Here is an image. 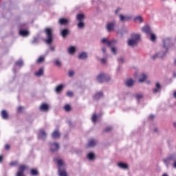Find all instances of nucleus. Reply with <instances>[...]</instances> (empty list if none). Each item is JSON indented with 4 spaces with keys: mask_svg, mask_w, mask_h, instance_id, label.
Segmentation results:
<instances>
[{
    "mask_svg": "<svg viewBox=\"0 0 176 176\" xmlns=\"http://www.w3.org/2000/svg\"><path fill=\"white\" fill-rule=\"evenodd\" d=\"M55 163H56L58 166V173L59 176H68V173H67V170H65V163L61 159H54Z\"/></svg>",
    "mask_w": 176,
    "mask_h": 176,
    "instance_id": "1",
    "label": "nucleus"
},
{
    "mask_svg": "<svg viewBox=\"0 0 176 176\" xmlns=\"http://www.w3.org/2000/svg\"><path fill=\"white\" fill-rule=\"evenodd\" d=\"M96 80L98 82V83L111 82V76L105 73H100L96 76Z\"/></svg>",
    "mask_w": 176,
    "mask_h": 176,
    "instance_id": "2",
    "label": "nucleus"
},
{
    "mask_svg": "<svg viewBox=\"0 0 176 176\" xmlns=\"http://www.w3.org/2000/svg\"><path fill=\"white\" fill-rule=\"evenodd\" d=\"M44 32L47 35V39H45V43L47 45H52L53 43V29L47 28L45 29Z\"/></svg>",
    "mask_w": 176,
    "mask_h": 176,
    "instance_id": "3",
    "label": "nucleus"
},
{
    "mask_svg": "<svg viewBox=\"0 0 176 176\" xmlns=\"http://www.w3.org/2000/svg\"><path fill=\"white\" fill-rule=\"evenodd\" d=\"M167 45H170V38H166L163 40V47L166 51L158 52V56L160 58H163L166 57V54L168 53V47Z\"/></svg>",
    "mask_w": 176,
    "mask_h": 176,
    "instance_id": "4",
    "label": "nucleus"
},
{
    "mask_svg": "<svg viewBox=\"0 0 176 176\" xmlns=\"http://www.w3.org/2000/svg\"><path fill=\"white\" fill-rule=\"evenodd\" d=\"M101 42L103 45H107L109 47H111V46H113L116 43V41H109L108 38H102Z\"/></svg>",
    "mask_w": 176,
    "mask_h": 176,
    "instance_id": "5",
    "label": "nucleus"
},
{
    "mask_svg": "<svg viewBox=\"0 0 176 176\" xmlns=\"http://www.w3.org/2000/svg\"><path fill=\"white\" fill-rule=\"evenodd\" d=\"M25 170H27V166L21 164L18 168V172L16 173V176H25L24 175Z\"/></svg>",
    "mask_w": 176,
    "mask_h": 176,
    "instance_id": "6",
    "label": "nucleus"
},
{
    "mask_svg": "<svg viewBox=\"0 0 176 176\" xmlns=\"http://www.w3.org/2000/svg\"><path fill=\"white\" fill-rule=\"evenodd\" d=\"M115 22H109L107 23L106 25V30L108 31V32H112L115 30V25H116Z\"/></svg>",
    "mask_w": 176,
    "mask_h": 176,
    "instance_id": "7",
    "label": "nucleus"
},
{
    "mask_svg": "<svg viewBox=\"0 0 176 176\" xmlns=\"http://www.w3.org/2000/svg\"><path fill=\"white\" fill-rule=\"evenodd\" d=\"M38 109L41 112H49V104L47 103H42Z\"/></svg>",
    "mask_w": 176,
    "mask_h": 176,
    "instance_id": "8",
    "label": "nucleus"
},
{
    "mask_svg": "<svg viewBox=\"0 0 176 176\" xmlns=\"http://www.w3.org/2000/svg\"><path fill=\"white\" fill-rule=\"evenodd\" d=\"M51 152H56L60 149V145L58 143H53L50 144Z\"/></svg>",
    "mask_w": 176,
    "mask_h": 176,
    "instance_id": "9",
    "label": "nucleus"
},
{
    "mask_svg": "<svg viewBox=\"0 0 176 176\" xmlns=\"http://www.w3.org/2000/svg\"><path fill=\"white\" fill-rule=\"evenodd\" d=\"M120 21H122V23H124V21H130L131 20V16H124L123 14H120Z\"/></svg>",
    "mask_w": 176,
    "mask_h": 176,
    "instance_id": "10",
    "label": "nucleus"
},
{
    "mask_svg": "<svg viewBox=\"0 0 176 176\" xmlns=\"http://www.w3.org/2000/svg\"><path fill=\"white\" fill-rule=\"evenodd\" d=\"M69 23V21L65 18L60 19L58 21V23L60 25H68V23Z\"/></svg>",
    "mask_w": 176,
    "mask_h": 176,
    "instance_id": "11",
    "label": "nucleus"
},
{
    "mask_svg": "<svg viewBox=\"0 0 176 176\" xmlns=\"http://www.w3.org/2000/svg\"><path fill=\"white\" fill-rule=\"evenodd\" d=\"M125 85L127 87H131L134 85V80L132 78H128L125 81Z\"/></svg>",
    "mask_w": 176,
    "mask_h": 176,
    "instance_id": "12",
    "label": "nucleus"
},
{
    "mask_svg": "<svg viewBox=\"0 0 176 176\" xmlns=\"http://www.w3.org/2000/svg\"><path fill=\"white\" fill-rule=\"evenodd\" d=\"M60 35L63 38H67V36H68V35H69V30H68V29H63L60 31Z\"/></svg>",
    "mask_w": 176,
    "mask_h": 176,
    "instance_id": "13",
    "label": "nucleus"
},
{
    "mask_svg": "<svg viewBox=\"0 0 176 176\" xmlns=\"http://www.w3.org/2000/svg\"><path fill=\"white\" fill-rule=\"evenodd\" d=\"M46 135L47 134L45 130L41 129L39 131L38 138H41V140H45V138H46Z\"/></svg>",
    "mask_w": 176,
    "mask_h": 176,
    "instance_id": "14",
    "label": "nucleus"
},
{
    "mask_svg": "<svg viewBox=\"0 0 176 176\" xmlns=\"http://www.w3.org/2000/svg\"><path fill=\"white\" fill-rule=\"evenodd\" d=\"M142 32H145L148 35L152 32V30H151V27H149V25H145L142 28Z\"/></svg>",
    "mask_w": 176,
    "mask_h": 176,
    "instance_id": "15",
    "label": "nucleus"
},
{
    "mask_svg": "<svg viewBox=\"0 0 176 176\" xmlns=\"http://www.w3.org/2000/svg\"><path fill=\"white\" fill-rule=\"evenodd\" d=\"M61 134L60 133V131L58 130H55L52 133V138H58Z\"/></svg>",
    "mask_w": 176,
    "mask_h": 176,
    "instance_id": "16",
    "label": "nucleus"
},
{
    "mask_svg": "<svg viewBox=\"0 0 176 176\" xmlns=\"http://www.w3.org/2000/svg\"><path fill=\"white\" fill-rule=\"evenodd\" d=\"M96 144H97V142H96L95 140L91 139V140H90L89 141V142L87 144V146L89 148H91V147H93V146H96Z\"/></svg>",
    "mask_w": 176,
    "mask_h": 176,
    "instance_id": "17",
    "label": "nucleus"
},
{
    "mask_svg": "<svg viewBox=\"0 0 176 176\" xmlns=\"http://www.w3.org/2000/svg\"><path fill=\"white\" fill-rule=\"evenodd\" d=\"M102 97H104L102 92H98L94 95V100H100V98H102Z\"/></svg>",
    "mask_w": 176,
    "mask_h": 176,
    "instance_id": "18",
    "label": "nucleus"
},
{
    "mask_svg": "<svg viewBox=\"0 0 176 176\" xmlns=\"http://www.w3.org/2000/svg\"><path fill=\"white\" fill-rule=\"evenodd\" d=\"M28 34H30L28 30H21L19 31V35H21V36H27L28 35Z\"/></svg>",
    "mask_w": 176,
    "mask_h": 176,
    "instance_id": "19",
    "label": "nucleus"
},
{
    "mask_svg": "<svg viewBox=\"0 0 176 176\" xmlns=\"http://www.w3.org/2000/svg\"><path fill=\"white\" fill-rule=\"evenodd\" d=\"M132 39L133 41H136V42L138 43V41H140V36L139 34H132L131 35Z\"/></svg>",
    "mask_w": 176,
    "mask_h": 176,
    "instance_id": "20",
    "label": "nucleus"
},
{
    "mask_svg": "<svg viewBox=\"0 0 176 176\" xmlns=\"http://www.w3.org/2000/svg\"><path fill=\"white\" fill-rule=\"evenodd\" d=\"M78 58L80 60H85L87 58V54L86 52H82L78 55Z\"/></svg>",
    "mask_w": 176,
    "mask_h": 176,
    "instance_id": "21",
    "label": "nucleus"
},
{
    "mask_svg": "<svg viewBox=\"0 0 176 176\" xmlns=\"http://www.w3.org/2000/svg\"><path fill=\"white\" fill-rule=\"evenodd\" d=\"M118 167L120 168H123L124 170H127L129 168V166L124 163L120 162L118 164Z\"/></svg>",
    "mask_w": 176,
    "mask_h": 176,
    "instance_id": "22",
    "label": "nucleus"
},
{
    "mask_svg": "<svg viewBox=\"0 0 176 176\" xmlns=\"http://www.w3.org/2000/svg\"><path fill=\"white\" fill-rule=\"evenodd\" d=\"M76 19L78 21H83V20H85V14H77Z\"/></svg>",
    "mask_w": 176,
    "mask_h": 176,
    "instance_id": "23",
    "label": "nucleus"
},
{
    "mask_svg": "<svg viewBox=\"0 0 176 176\" xmlns=\"http://www.w3.org/2000/svg\"><path fill=\"white\" fill-rule=\"evenodd\" d=\"M147 76L145 75V74H142L140 75V78L139 79L140 83H142V82H145L146 80Z\"/></svg>",
    "mask_w": 176,
    "mask_h": 176,
    "instance_id": "24",
    "label": "nucleus"
},
{
    "mask_svg": "<svg viewBox=\"0 0 176 176\" xmlns=\"http://www.w3.org/2000/svg\"><path fill=\"white\" fill-rule=\"evenodd\" d=\"M43 75V68L41 67L38 72L35 73L36 76H42Z\"/></svg>",
    "mask_w": 176,
    "mask_h": 176,
    "instance_id": "25",
    "label": "nucleus"
},
{
    "mask_svg": "<svg viewBox=\"0 0 176 176\" xmlns=\"http://www.w3.org/2000/svg\"><path fill=\"white\" fill-rule=\"evenodd\" d=\"M1 116H2L3 119H8L9 116L8 114V112H6V110H3L1 111Z\"/></svg>",
    "mask_w": 176,
    "mask_h": 176,
    "instance_id": "26",
    "label": "nucleus"
},
{
    "mask_svg": "<svg viewBox=\"0 0 176 176\" xmlns=\"http://www.w3.org/2000/svg\"><path fill=\"white\" fill-rule=\"evenodd\" d=\"M128 45L129 46H134V45H137V42L135 40L129 39L128 41Z\"/></svg>",
    "mask_w": 176,
    "mask_h": 176,
    "instance_id": "27",
    "label": "nucleus"
},
{
    "mask_svg": "<svg viewBox=\"0 0 176 176\" xmlns=\"http://www.w3.org/2000/svg\"><path fill=\"white\" fill-rule=\"evenodd\" d=\"M149 35H150V41H151V42H156V35H155V34L152 32Z\"/></svg>",
    "mask_w": 176,
    "mask_h": 176,
    "instance_id": "28",
    "label": "nucleus"
},
{
    "mask_svg": "<svg viewBox=\"0 0 176 176\" xmlns=\"http://www.w3.org/2000/svg\"><path fill=\"white\" fill-rule=\"evenodd\" d=\"M15 65L17 67H23L24 65V62H23V60H19L15 62Z\"/></svg>",
    "mask_w": 176,
    "mask_h": 176,
    "instance_id": "29",
    "label": "nucleus"
},
{
    "mask_svg": "<svg viewBox=\"0 0 176 176\" xmlns=\"http://www.w3.org/2000/svg\"><path fill=\"white\" fill-rule=\"evenodd\" d=\"M43 61H45V56H41L37 59L36 63L37 64H41V63H43Z\"/></svg>",
    "mask_w": 176,
    "mask_h": 176,
    "instance_id": "30",
    "label": "nucleus"
},
{
    "mask_svg": "<svg viewBox=\"0 0 176 176\" xmlns=\"http://www.w3.org/2000/svg\"><path fill=\"white\" fill-rule=\"evenodd\" d=\"M76 50L75 49V47H69L68 48V52L69 53V54H74L75 53V51Z\"/></svg>",
    "mask_w": 176,
    "mask_h": 176,
    "instance_id": "31",
    "label": "nucleus"
},
{
    "mask_svg": "<svg viewBox=\"0 0 176 176\" xmlns=\"http://www.w3.org/2000/svg\"><path fill=\"white\" fill-rule=\"evenodd\" d=\"M30 173H31V175L36 176L38 174V170H36V169H31L30 170Z\"/></svg>",
    "mask_w": 176,
    "mask_h": 176,
    "instance_id": "32",
    "label": "nucleus"
},
{
    "mask_svg": "<svg viewBox=\"0 0 176 176\" xmlns=\"http://www.w3.org/2000/svg\"><path fill=\"white\" fill-rule=\"evenodd\" d=\"M134 21H135V23H142V17H141V16H136V17H135V19H134Z\"/></svg>",
    "mask_w": 176,
    "mask_h": 176,
    "instance_id": "33",
    "label": "nucleus"
},
{
    "mask_svg": "<svg viewBox=\"0 0 176 176\" xmlns=\"http://www.w3.org/2000/svg\"><path fill=\"white\" fill-rule=\"evenodd\" d=\"M63 109L66 112H69V111H71V106L69 104H66L64 106Z\"/></svg>",
    "mask_w": 176,
    "mask_h": 176,
    "instance_id": "34",
    "label": "nucleus"
},
{
    "mask_svg": "<svg viewBox=\"0 0 176 176\" xmlns=\"http://www.w3.org/2000/svg\"><path fill=\"white\" fill-rule=\"evenodd\" d=\"M87 159H89V160H93V159H94V153H88Z\"/></svg>",
    "mask_w": 176,
    "mask_h": 176,
    "instance_id": "35",
    "label": "nucleus"
},
{
    "mask_svg": "<svg viewBox=\"0 0 176 176\" xmlns=\"http://www.w3.org/2000/svg\"><path fill=\"white\" fill-rule=\"evenodd\" d=\"M54 64H55L56 67H61V62H60V60L58 59H56L55 60H54Z\"/></svg>",
    "mask_w": 176,
    "mask_h": 176,
    "instance_id": "36",
    "label": "nucleus"
},
{
    "mask_svg": "<svg viewBox=\"0 0 176 176\" xmlns=\"http://www.w3.org/2000/svg\"><path fill=\"white\" fill-rule=\"evenodd\" d=\"M78 27L80 29H82L85 27V23H83V21H79V23H78Z\"/></svg>",
    "mask_w": 176,
    "mask_h": 176,
    "instance_id": "37",
    "label": "nucleus"
},
{
    "mask_svg": "<svg viewBox=\"0 0 176 176\" xmlns=\"http://www.w3.org/2000/svg\"><path fill=\"white\" fill-rule=\"evenodd\" d=\"M91 120L93 123H96V122H97V114H94L92 116Z\"/></svg>",
    "mask_w": 176,
    "mask_h": 176,
    "instance_id": "38",
    "label": "nucleus"
},
{
    "mask_svg": "<svg viewBox=\"0 0 176 176\" xmlns=\"http://www.w3.org/2000/svg\"><path fill=\"white\" fill-rule=\"evenodd\" d=\"M112 130V127L108 126L103 130V133H109Z\"/></svg>",
    "mask_w": 176,
    "mask_h": 176,
    "instance_id": "39",
    "label": "nucleus"
},
{
    "mask_svg": "<svg viewBox=\"0 0 176 176\" xmlns=\"http://www.w3.org/2000/svg\"><path fill=\"white\" fill-rule=\"evenodd\" d=\"M17 164H19V162L17 161H14L10 163L11 167H14V166H17Z\"/></svg>",
    "mask_w": 176,
    "mask_h": 176,
    "instance_id": "40",
    "label": "nucleus"
},
{
    "mask_svg": "<svg viewBox=\"0 0 176 176\" xmlns=\"http://www.w3.org/2000/svg\"><path fill=\"white\" fill-rule=\"evenodd\" d=\"M23 109H24V107L19 106L16 109V112L20 113V112H23Z\"/></svg>",
    "mask_w": 176,
    "mask_h": 176,
    "instance_id": "41",
    "label": "nucleus"
},
{
    "mask_svg": "<svg viewBox=\"0 0 176 176\" xmlns=\"http://www.w3.org/2000/svg\"><path fill=\"white\" fill-rule=\"evenodd\" d=\"M142 97H143L142 94H136L137 100H141V98H142Z\"/></svg>",
    "mask_w": 176,
    "mask_h": 176,
    "instance_id": "42",
    "label": "nucleus"
},
{
    "mask_svg": "<svg viewBox=\"0 0 176 176\" xmlns=\"http://www.w3.org/2000/svg\"><path fill=\"white\" fill-rule=\"evenodd\" d=\"M67 96H68V97H74V93L72 91H67Z\"/></svg>",
    "mask_w": 176,
    "mask_h": 176,
    "instance_id": "43",
    "label": "nucleus"
},
{
    "mask_svg": "<svg viewBox=\"0 0 176 176\" xmlns=\"http://www.w3.org/2000/svg\"><path fill=\"white\" fill-rule=\"evenodd\" d=\"M151 58H153V60H155V58H159V54L158 53L155 54Z\"/></svg>",
    "mask_w": 176,
    "mask_h": 176,
    "instance_id": "44",
    "label": "nucleus"
},
{
    "mask_svg": "<svg viewBox=\"0 0 176 176\" xmlns=\"http://www.w3.org/2000/svg\"><path fill=\"white\" fill-rule=\"evenodd\" d=\"M111 52L113 54H116V48H115L114 47H111Z\"/></svg>",
    "mask_w": 176,
    "mask_h": 176,
    "instance_id": "45",
    "label": "nucleus"
},
{
    "mask_svg": "<svg viewBox=\"0 0 176 176\" xmlns=\"http://www.w3.org/2000/svg\"><path fill=\"white\" fill-rule=\"evenodd\" d=\"M56 93H57V94H60V93H61V91H63L62 89H55Z\"/></svg>",
    "mask_w": 176,
    "mask_h": 176,
    "instance_id": "46",
    "label": "nucleus"
},
{
    "mask_svg": "<svg viewBox=\"0 0 176 176\" xmlns=\"http://www.w3.org/2000/svg\"><path fill=\"white\" fill-rule=\"evenodd\" d=\"M56 89H64V85L60 84L56 87Z\"/></svg>",
    "mask_w": 176,
    "mask_h": 176,
    "instance_id": "47",
    "label": "nucleus"
},
{
    "mask_svg": "<svg viewBox=\"0 0 176 176\" xmlns=\"http://www.w3.org/2000/svg\"><path fill=\"white\" fill-rule=\"evenodd\" d=\"M74 74H75V72H74V71L72 70L69 71L68 74L69 76H74Z\"/></svg>",
    "mask_w": 176,
    "mask_h": 176,
    "instance_id": "48",
    "label": "nucleus"
},
{
    "mask_svg": "<svg viewBox=\"0 0 176 176\" xmlns=\"http://www.w3.org/2000/svg\"><path fill=\"white\" fill-rule=\"evenodd\" d=\"M155 87H156V89H160V87H161L160 83L157 82L155 84Z\"/></svg>",
    "mask_w": 176,
    "mask_h": 176,
    "instance_id": "49",
    "label": "nucleus"
},
{
    "mask_svg": "<svg viewBox=\"0 0 176 176\" xmlns=\"http://www.w3.org/2000/svg\"><path fill=\"white\" fill-rule=\"evenodd\" d=\"M5 149H6V151L10 149V146L9 144H6V145H5Z\"/></svg>",
    "mask_w": 176,
    "mask_h": 176,
    "instance_id": "50",
    "label": "nucleus"
},
{
    "mask_svg": "<svg viewBox=\"0 0 176 176\" xmlns=\"http://www.w3.org/2000/svg\"><path fill=\"white\" fill-rule=\"evenodd\" d=\"M120 10H121L120 8H118L115 11V14H118V13H119Z\"/></svg>",
    "mask_w": 176,
    "mask_h": 176,
    "instance_id": "51",
    "label": "nucleus"
},
{
    "mask_svg": "<svg viewBox=\"0 0 176 176\" xmlns=\"http://www.w3.org/2000/svg\"><path fill=\"white\" fill-rule=\"evenodd\" d=\"M100 62L102 64H105V63H107V60H105V58H102L100 59Z\"/></svg>",
    "mask_w": 176,
    "mask_h": 176,
    "instance_id": "52",
    "label": "nucleus"
},
{
    "mask_svg": "<svg viewBox=\"0 0 176 176\" xmlns=\"http://www.w3.org/2000/svg\"><path fill=\"white\" fill-rule=\"evenodd\" d=\"M118 61H119L120 63H124V59L121 57V58H118Z\"/></svg>",
    "mask_w": 176,
    "mask_h": 176,
    "instance_id": "53",
    "label": "nucleus"
},
{
    "mask_svg": "<svg viewBox=\"0 0 176 176\" xmlns=\"http://www.w3.org/2000/svg\"><path fill=\"white\" fill-rule=\"evenodd\" d=\"M102 53H107V48L105 47H102Z\"/></svg>",
    "mask_w": 176,
    "mask_h": 176,
    "instance_id": "54",
    "label": "nucleus"
},
{
    "mask_svg": "<svg viewBox=\"0 0 176 176\" xmlns=\"http://www.w3.org/2000/svg\"><path fill=\"white\" fill-rule=\"evenodd\" d=\"M157 91H160V89H153V93H157Z\"/></svg>",
    "mask_w": 176,
    "mask_h": 176,
    "instance_id": "55",
    "label": "nucleus"
},
{
    "mask_svg": "<svg viewBox=\"0 0 176 176\" xmlns=\"http://www.w3.org/2000/svg\"><path fill=\"white\" fill-rule=\"evenodd\" d=\"M2 160H3V156L0 155V163H2Z\"/></svg>",
    "mask_w": 176,
    "mask_h": 176,
    "instance_id": "56",
    "label": "nucleus"
},
{
    "mask_svg": "<svg viewBox=\"0 0 176 176\" xmlns=\"http://www.w3.org/2000/svg\"><path fill=\"white\" fill-rule=\"evenodd\" d=\"M153 118H155V116L153 115L150 116V118L153 119Z\"/></svg>",
    "mask_w": 176,
    "mask_h": 176,
    "instance_id": "57",
    "label": "nucleus"
},
{
    "mask_svg": "<svg viewBox=\"0 0 176 176\" xmlns=\"http://www.w3.org/2000/svg\"><path fill=\"white\" fill-rule=\"evenodd\" d=\"M173 167H175V168H176V162H174V164H173Z\"/></svg>",
    "mask_w": 176,
    "mask_h": 176,
    "instance_id": "58",
    "label": "nucleus"
},
{
    "mask_svg": "<svg viewBox=\"0 0 176 176\" xmlns=\"http://www.w3.org/2000/svg\"><path fill=\"white\" fill-rule=\"evenodd\" d=\"M173 76H174V78H176V72H175V73L173 74Z\"/></svg>",
    "mask_w": 176,
    "mask_h": 176,
    "instance_id": "59",
    "label": "nucleus"
},
{
    "mask_svg": "<svg viewBox=\"0 0 176 176\" xmlns=\"http://www.w3.org/2000/svg\"><path fill=\"white\" fill-rule=\"evenodd\" d=\"M50 50H54V47H50Z\"/></svg>",
    "mask_w": 176,
    "mask_h": 176,
    "instance_id": "60",
    "label": "nucleus"
},
{
    "mask_svg": "<svg viewBox=\"0 0 176 176\" xmlns=\"http://www.w3.org/2000/svg\"><path fill=\"white\" fill-rule=\"evenodd\" d=\"M174 98H176V92H174Z\"/></svg>",
    "mask_w": 176,
    "mask_h": 176,
    "instance_id": "61",
    "label": "nucleus"
},
{
    "mask_svg": "<svg viewBox=\"0 0 176 176\" xmlns=\"http://www.w3.org/2000/svg\"><path fill=\"white\" fill-rule=\"evenodd\" d=\"M174 64L176 65V59L174 60Z\"/></svg>",
    "mask_w": 176,
    "mask_h": 176,
    "instance_id": "62",
    "label": "nucleus"
},
{
    "mask_svg": "<svg viewBox=\"0 0 176 176\" xmlns=\"http://www.w3.org/2000/svg\"><path fill=\"white\" fill-rule=\"evenodd\" d=\"M173 126H174L175 127H176V122H175V123L173 124Z\"/></svg>",
    "mask_w": 176,
    "mask_h": 176,
    "instance_id": "63",
    "label": "nucleus"
},
{
    "mask_svg": "<svg viewBox=\"0 0 176 176\" xmlns=\"http://www.w3.org/2000/svg\"><path fill=\"white\" fill-rule=\"evenodd\" d=\"M162 176H168L167 174H164Z\"/></svg>",
    "mask_w": 176,
    "mask_h": 176,
    "instance_id": "64",
    "label": "nucleus"
}]
</instances>
